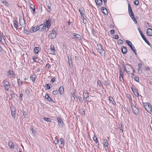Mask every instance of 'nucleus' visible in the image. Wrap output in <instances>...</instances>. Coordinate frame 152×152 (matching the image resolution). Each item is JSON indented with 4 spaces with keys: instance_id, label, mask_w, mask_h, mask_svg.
I'll return each instance as SVG.
<instances>
[{
    "instance_id": "23",
    "label": "nucleus",
    "mask_w": 152,
    "mask_h": 152,
    "mask_svg": "<svg viewBox=\"0 0 152 152\" xmlns=\"http://www.w3.org/2000/svg\"><path fill=\"white\" fill-rule=\"evenodd\" d=\"M123 77V73L121 71H120L119 75V79L122 82H123V81H124Z\"/></svg>"
},
{
    "instance_id": "7",
    "label": "nucleus",
    "mask_w": 152,
    "mask_h": 152,
    "mask_svg": "<svg viewBox=\"0 0 152 152\" xmlns=\"http://www.w3.org/2000/svg\"><path fill=\"white\" fill-rule=\"evenodd\" d=\"M19 23L20 26L24 28H25L26 23L23 18H20L19 20Z\"/></svg>"
},
{
    "instance_id": "9",
    "label": "nucleus",
    "mask_w": 152,
    "mask_h": 152,
    "mask_svg": "<svg viewBox=\"0 0 152 152\" xmlns=\"http://www.w3.org/2000/svg\"><path fill=\"white\" fill-rule=\"evenodd\" d=\"M132 111L135 114L138 115L139 113V111L138 109L135 106H132Z\"/></svg>"
},
{
    "instance_id": "36",
    "label": "nucleus",
    "mask_w": 152,
    "mask_h": 152,
    "mask_svg": "<svg viewBox=\"0 0 152 152\" xmlns=\"http://www.w3.org/2000/svg\"><path fill=\"white\" fill-rule=\"evenodd\" d=\"M26 94L27 95H28L30 94V91L28 89H26L25 90Z\"/></svg>"
},
{
    "instance_id": "45",
    "label": "nucleus",
    "mask_w": 152,
    "mask_h": 152,
    "mask_svg": "<svg viewBox=\"0 0 152 152\" xmlns=\"http://www.w3.org/2000/svg\"><path fill=\"white\" fill-rule=\"evenodd\" d=\"M138 72L139 74H141L142 73V68L141 67H139Z\"/></svg>"
},
{
    "instance_id": "52",
    "label": "nucleus",
    "mask_w": 152,
    "mask_h": 152,
    "mask_svg": "<svg viewBox=\"0 0 152 152\" xmlns=\"http://www.w3.org/2000/svg\"><path fill=\"white\" fill-rule=\"evenodd\" d=\"M118 38V35H115L114 36V38L115 39H117Z\"/></svg>"
},
{
    "instance_id": "12",
    "label": "nucleus",
    "mask_w": 152,
    "mask_h": 152,
    "mask_svg": "<svg viewBox=\"0 0 152 152\" xmlns=\"http://www.w3.org/2000/svg\"><path fill=\"white\" fill-rule=\"evenodd\" d=\"M147 33L148 36H152V29L151 28H148L147 30Z\"/></svg>"
},
{
    "instance_id": "50",
    "label": "nucleus",
    "mask_w": 152,
    "mask_h": 152,
    "mask_svg": "<svg viewBox=\"0 0 152 152\" xmlns=\"http://www.w3.org/2000/svg\"><path fill=\"white\" fill-rule=\"evenodd\" d=\"M115 31L113 30H111L110 31V33L111 34H114Z\"/></svg>"
},
{
    "instance_id": "17",
    "label": "nucleus",
    "mask_w": 152,
    "mask_h": 152,
    "mask_svg": "<svg viewBox=\"0 0 152 152\" xmlns=\"http://www.w3.org/2000/svg\"><path fill=\"white\" fill-rule=\"evenodd\" d=\"M58 91L62 95L63 94L64 91V89L63 86L60 87L58 89Z\"/></svg>"
},
{
    "instance_id": "33",
    "label": "nucleus",
    "mask_w": 152,
    "mask_h": 152,
    "mask_svg": "<svg viewBox=\"0 0 152 152\" xmlns=\"http://www.w3.org/2000/svg\"><path fill=\"white\" fill-rule=\"evenodd\" d=\"M11 114L13 118L15 119V110L14 111H12Z\"/></svg>"
},
{
    "instance_id": "53",
    "label": "nucleus",
    "mask_w": 152,
    "mask_h": 152,
    "mask_svg": "<svg viewBox=\"0 0 152 152\" xmlns=\"http://www.w3.org/2000/svg\"><path fill=\"white\" fill-rule=\"evenodd\" d=\"M30 7L32 9H33V8H35V6L34 5H33V4H31L30 5Z\"/></svg>"
},
{
    "instance_id": "30",
    "label": "nucleus",
    "mask_w": 152,
    "mask_h": 152,
    "mask_svg": "<svg viewBox=\"0 0 152 152\" xmlns=\"http://www.w3.org/2000/svg\"><path fill=\"white\" fill-rule=\"evenodd\" d=\"M45 97L48 101H51V98L49 96L48 94L45 95Z\"/></svg>"
},
{
    "instance_id": "16",
    "label": "nucleus",
    "mask_w": 152,
    "mask_h": 152,
    "mask_svg": "<svg viewBox=\"0 0 152 152\" xmlns=\"http://www.w3.org/2000/svg\"><path fill=\"white\" fill-rule=\"evenodd\" d=\"M88 94L87 91L86 90L84 91L83 94L84 99V98L86 99L88 98Z\"/></svg>"
},
{
    "instance_id": "60",
    "label": "nucleus",
    "mask_w": 152,
    "mask_h": 152,
    "mask_svg": "<svg viewBox=\"0 0 152 152\" xmlns=\"http://www.w3.org/2000/svg\"><path fill=\"white\" fill-rule=\"evenodd\" d=\"M55 81V79L54 78H52L51 80V81L52 82V83L54 82Z\"/></svg>"
},
{
    "instance_id": "22",
    "label": "nucleus",
    "mask_w": 152,
    "mask_h": 152,
    "mask_svg": "<svg viewBox=\"0 0 152 152\" xmlns=\"http://www.w3.org/2000/svg\"><path fill=\"white\" fill-rule=\"evenodd\" d=\"M102 12L105 15H107L108 12L106 9L104 7H102L101 9Z\"/></svg>"
},
{
    "instance_id": "64",
    "label": "nucleus",
    "mask_w": 152,
    "mask_h": 152,
    "mask_svg": "<svg viewBox=\"0 0 152 152\" xmlns=\"http://www.w3.org/2000/svg\"><path fill=\"white\" fill-rule=\"evenodd\" d=\"M4 3L5 4L6 6H7L8 5V3L6 1V2H5Z\"/></svg>"
},
{
    "instance_id": "39",
    "label": "nucleus",
    "mask_w": 152,
    "mask_h": 152,
    "mask_svg": "<svg viewBox=\"0 0 152 152\" xmlns=\"http://www.w3.org/2000/svg\"><path fill=\"white\" fill-rule=\"evenodd\" d=\"M8 73L9 75H11V76H12L14 74L13 72V71L11 70H9L8 71Z\"/></svg>"
},
{
    "instance_id": "19",
    "label": "nucleus",
    "mask_w": 152,
    "mask_h": 152,
    "mask_svg": "<svg viewBox=\"0 0 152 152\" xmlns=\"http://www.w3.org/2000/svg\"><path fill=\"white\" fill-rule=\"evenodd\" d=\"M38 29H39V27L37 26H35L34 27H32L31 30L32 31V32H36Z\"/></svg>"
},
{
    "instance_id": "51",
    "label": "nucleus",
    "mask_w": 152,
    "mask_h": 152,
    "mask_svg": "<svg viewBox=\"0 0 152 152\" xmlns=\"http://www.w3.org/2000/svg\"><path fill=\"white\" fill-rule=\"evenodd\" d=\"M31 129L32 131L33 134L34 135H35V134H36V132L35 131L33 130V129Z\"/></svg>"
},
{
    "instance_id": "63",
    "label": "nucleus",
    "mask_w": 152,
    "mask_h": 152,
    "mask_svg": "<svg viewBox=\"0 0 152 152\" xmlns=\"http://www.w3.org/2000/svg\"><path fill=\"white\" fill-rule=\"evenodd\" d=\"M32 9L33 10V12H34V13H35L36 12L35 7L34 8H33Z\"/></svg>"
},
{
    "instance_id": "13",
    "label": "nucleus",
    "mask_w": 152,
    "mask_h": 152,
    "mask_svg": "<svg viewBox=\"0 0 152 152\" xmlns=\"http://www.w3.org/2000/svg\"><path fill=\"white\" fill-rule=\"evenodd\" d=\"M109 100L110 103H111L113 105H116V102L113 100V97L111 96H110L109 98Z\"/></svg>"
},
{
    "instance_id": "24",
    "label": "nucleus",
    "mask_w": 152,
    "mask_h": 152,
    "mask_svg": "<svg viewBox=\"0 0 152 152\" xmlns=\"http://www.w3.org/2000/svg\"><path fill=\"white\" fill-rule=\"evenodd\" d=\"M8 145L9 147L11 148H14V145L13 144L12 142L11 141H10L9 142Z\"/></svg>"
},
{
    "instance_id": "1",
    "label": "nucleus",
    "mask_w": 152,
    "mask_h": 152,
    "mask_svg": "<svg viewBox=\"0 0 152 152\" xmlns=\"http://www.w3.org/2000/svg\"><path fill=\"white\" fill-rule=\"evenodd\" d=\"M123 66L124 72H127V69L129 72H130V70L132 69L133 72H134L133 68L130 65L126 64V65H125L123 63Z\"/></svg>"
},
{
    "instance_id": "10",
    "label": "nucleus",
    "mask_w": 152,
    "mask_h": 152,
    "mask_svg": "<svg viewBox=\"0 0 152 152\" xmlns=\"http://www.w3.org/2000/svg\"><path fill=\"white\" fill-rule=\"evenodd\" d=\"M72 34L74 37L73 38L77 39H81V37L79 34L75 33H73Z\"/></svg>"
},
{
    "instance_id": "25",
    "label": "nucleus",
    "mask_w": 152,
    "mask_h": 152,
    "mask_svg": "<svg viewBox=\"0 0 152 152\" xmlns=\"http://www.w3.org/2000/svg\"><path fill=\"white\" fill-rule=\"evenodd\" d=\"M50 51L52 54H54L55 51V49L54 46L52 45L50 46Z\"/></svg>"
},
{
    "instance_id": "59",
    "label": "nucleus",
    "mask_w": 152,
    "mask_h": 152,
    "mask_svg": "<svg viewBox=\"0 0 152 152\" xmlns=\"http://www.w3.org/2000/svg\"><path fill=\"white\" fill-rule=\"evenodd\" d=\"M126 97H127L128 98H129V99L130 98L131 96L129 94H127L126 95Z\"/></svg>"
},
{
    "instance_id": "31",
    "label": "nucleus",
    "mask_w": 152,
    "mask_h": 152,
    "mask_svg": "<svg viewBox=\"0 0 152 152\" xmlns=\"http://www.w3.org/2000/svg\"><path fill=\"white\" fill-rule=\"evenodd\" d=\"M103 143L104 145L105 146H108V142L107 141V140H104L103 141Z\"/></svg>"
},
{
    "instance_id": "34",
    "label": "nucleus",
    "mask_w": 152,
    "mask_h": 152,
    "mask_svg": "<svg viewBox=\"0 0 152 152\" xmlns=\"http://www.w3.org/2000/svg\"><path fill=\"white\" fill-rule=\"evenodd\" d=\"M132 89L133 91L134 92L135 95H136L137 96V97L139 96V94L138 93H137V90L136 89H134V91H135V93L134 92V90H133V88H132Z\"/></svg>"
},
{
    "instance_id": "5",
    "label": "nucleus",
    "mask_w": 152,
    "mask_h": 152,
    "mask_svg": "<svg viewBox=\"0 0 152 152\" xmlns=\"http://www.w3.org/2000/svg\"><path fill=\"white\" fill-rule=\"evenodd\" d=\"M3 83L5 89L7 91L9 90L10 88V86L8 81L7 80H5L3 81Z\"/></svg>"
},
{
    "instance_id": "38",
    "label": "nucleus",
    "mask_w": 152,
    "mask_h": 152,
    "mask_svg": "<svg viewBox=\"0 0 152 152\" xmlns=\"http://www.w3.org/2000/svg\"><path fill=\"white\" fill-rule=\"evenodd\" d=\"M110 84L109 81L108 80H107L104 82V85L105 86H107Z\"/></svg>"
},
{
    "instance_id": "20",
    "label": "nucleus",
    "mask_w": 152,
    "mask_h": 152,
    "mask_svg": "<svg viewBox=\"0 0 152 152\" xmlns=\"http://www.w3.org/2000/svg\"><path fill=\"white\" fill-rule=\"evenodd\" d=\"M142 38L145 41V42L148 45H150V43L147 40L145 37L144 35L142 34L141 35Z\"/></svg>"
},
{
    "instance_id": "46",
    "label": "nucleus",
    "mask_w": 152,
    "mask_h": 152,
    "mask_svg": "<svg viewBox=\"0 0 152 152\" xmlns=\"http://www.w3.org/2000/svg\"><path fill=\"white\" fill-rule=\"evenodd\" d=\"M45 86L47 88V89H49L50 88V87L49 86V84L45 85Z\"/></svg>"
},
{
    "instance_id": "14",
    "label": "nucleus",
    "mask_w": 152,
    "mask_h": 152,
    "mask_svg": "<svg viewBox=\"0 0 152 152\" xmlns=\"http://www.w3.org/2000/svg\"><path fill=\"white\" fill-rule=\"evenodd\" d=\"M79 11L81 16V18L82 19H83V18H84L83 16L84 15V14L83 13L84 10L83 8H80L79 9Z\"/></svg>"
},
{
    "instance_id": "3",
    "label": "nucleus",
    "mask_w": 152,
    "mask_h": 152,
    "mask_svg": "<svg viewBox=\"0 0 152 152\" xmlns=\"http://www.w3.org/2000/svg\"><path fill=\"white\" fill-rule=\"evenodd\" d=\"M143 106L145 110L149 113L151 114L152 112V108L151 105L149 102L143 103Z\"/></svg>"
},
{
    "instance_id": "26",
    "label": "nucleus",
    "mask_w": 152,
    "mask_h": 152,
    "mask_svg": "<svg viewBox=\"0 0 152 152\" xmlns=\"http://www.w3.org/2000/svg\"><path fill=\"white\" fill-rule=\"evenodd\" d=\"M95 2L97 5L100 6L102 3V0H95Z\"/></svg>"
},
{
    "instance_id": "55",
    "label": "nucleus",
    "mask_w": 152,
    "mask_h": 152,
    "mask_svg": "<svg viewBox=\"0 0 152 152\" xmlns=\"http://www.w3.org/2000/svg\"><path fill=\"white\" fill-rule=\"evenodd\" d=\"M81 111H83L82 113V115H85V112H84V109H81Z\"/></svg>"
},
{
    "instance_id": "56",
    "label": "nucleus",
    "mask_w": 152,
    "mask_h": 152,
    "mask_svg": "<svg viewBox=\"0 0 152 152\" xmlns=\"http://www.w3.org/2000/svg\"><path fill=\"white\" fill-rule=\"evenodd\" d=\"M46 66L48 69L50 67V64H47L46 65Z\"/></svg>"
},
{
    "instance_id": "37",
    "label": "nucleus",
    "mask_w": 152,
    "mask_h": 152,
    "mask_svg": "<svg viewBox=\"0 0 152 152\" xmlns=\"http://www.w3.org/2000/svg\"><path fill=\"white\" fill-rule=\"evenodd\" d=\"M71 98L72 100H75V97H76V96L74 94H71Z\"/></svg>"
},
{
    "instance_id": "58",
    "label": "nucleus",
    "mask_w": 152,
    "mask_h": 152,
    "mask_svg": "<svg viewBox=\"0 0 152 152\" xmlns=\"http://www.w3.org/2000/svg\"><path fill=\"white\" fill-rule=\"evenodd\" d=\"M37 59V57H34L33 58V60L34 62H36V60Z\"/></svg>"
},
{
    "instance_id": "35",
    "label": "nucleus",
    "mask_w": 152,
    "mask_h": 152,
    "mask_svg": "<svg viewBox=\"0 0 152 152\" xmlns=\"http://www.w3.org/2000/svg\"><path fill=\"white\" fill-rule=\"evenodd\" d=\"M43 119L44 120H45V121H46L47 122H51L50 118H43Z\"/></svg>"
},
{
    "instance_id": "29",
    "label": "nucleus",
    "mask_w": 152,
    "mask_h": 152,
    "mask_svg": "<svg viewBox=\"0 0 152 152\" xmlns=\"http://www.w3.org/2000/svg\"><path fill=\"white\" fill-rule=\"evenodd\" d=\"M30 79L33 83H34L35 81V77L34 75H32L30 77Z\"/></svg>"
},
{
    "instance_id": "11",
    "label": "nucleus",
    "mask_w": 152,
    "mask_h": 152,
    "mask_svg": "<svg viewBox=\"0 0 152 152\" xmlns=\"http://www.w3.org/2000/svg\"><path fill=\"white\" fill-rule=\"evenodd\" d=\"M44 24L46 26L47 28H49L51 26L50 20H46Z\"/></svg>"
},
{
    "instance_id": "47",
    "label": "nucleus",
    "mask_w": 152,
    "mask_h": 152,
    "mask_svg": "<svg viewBox=\"0 0 152 152\" xmlns=\"http://www.w3.org/2000/svg\"><path fill=\"white\" fill-rule=\"evenodd\" d=\"M59 142V141L57 139H55L54 141V142L55 144H57Z\"/></svg>"
},
{
    "instance_id": "43",
    "label": "nucleus",
    "mask_w": 152,
    "mask_h": 152,
    "mask_svg": "<svg viewBox=\"0 0 152 152\" xmlns=\"http://www.w3.org/2000/svg\"><path fill=\"white\" fill-rule=\"evenodd\" d=\"M97 83L98 86H99V87H101L102 86V85L101 84V82L100 80H98V81Z\"/></svg>"
},
{
    "instance_id": "18",
    "label": "nucleus",
    "mask_w": 152,
    "mask_h": 152,
    "mask_svg": "<svg viewBox=\"0 0 152 152\" xmlns=\"http://www.w3.org/2000/svg\"><path fill=\"white\" fill-rule=\"evenodd\" d=\"M121 51L124 54H126L127 51V49L126 47L125 46L122 47L121 48Z\"/></svg>"
},
{
    "instance_id": "15",
    "label": "nucleus",
    "mask_w": 152,
    "mask_h": 152,
    "mask_svg": "<svg viewBox=\"0 0 152 152\" xmlns=\"http://www.w3.org/2000/svg\"><path fill=\"white\" fill-rule=\"evenodd\" d=\"M46 27V26L43 24L40 26L39 27V29H40L41 31H42L45 29Z\"/></svg>"
},
{
    "instance_id": "6",
    "label": "nucleus",
    "mask_w": 152,
    "mask_h": 152,
    "mask_svg": "<svg viewBox=\"0 0 152 152\" xmlns=\"http://www.w3.org/2000/svg\"><path fill=\"white\" fill-rule=\"evenodd\" d=\"M126 42L127 44L129 45L130 47L132 50L133 51V52L136 55H137V53L136 52V49L135 47H134L133 45L132 44V42L128 40H126Z\"/></svg>"
},
{
    "instance_id": "57",
    "label": "nucleus",
    "mask_w": 152,
    "mask_h": 152,
    "mask_svg": "<svg viewBox=\"0 0 152 152\" xmlns=\"http://www.w3.org/2000/svg\"><path fill=\"white\" fill-rule=\"evenodd\" d=\"M134 79L137 82L139 80V79L137 77H134Z\"/></svg>"
},
{
    "instance_id": "21",
    "label": "nucleus",
    "mask_w": 152,
    "mask_h": 152,
    "mask_svg": "<svg viewBox=\"0 0 152 152\" xmlns=\"http://www.w3.org/2000/svg\"><path fill=\"white\" fill-rule=\"evenodd\" d=\"M40 49L38 47H36L34 48V51L35 54H37L40 51Z\"/></svg>"
},
{
    "instance_id": "40",
    "label": "nucleus",
    "mask_w": 152,
    "mask_h": 152,
    "mask_svg": "<svg viewBox=\"0 0 152 152\" xmlns=\"http://www.w3.org/2000/svg\"><path fill=\"white\" fill-rule=\"evenodd\" d=\"M24 29L23 32L24 33L26 34H29V32L25 28Z\"/></svg>"
},
{
    "instance_id": "62",
    "label": "nucleus",
    "mask_w": 152,
    "mask_h": 152,
    "mask_svg": "<svg viewBox=\"0 0 152 152\" xmlns=\"http://www.w3.org/2000/svg\"><path fill=\"white\" fill-rule=\"evenodd\" d=\"M120 129L123 132V130L122 129V125H121V126L119 127Z\"/></svg>"
},
{
    "instance_id": "61",
    "label": "nucleus",
    "mask_w": 152,
    "mask_h": 152,
    "mask_svg": "<svg viewBox=\"0 0 152 152\" xmlns=\"http://www.w3.org/2000/svg\"><path fill=\"white\" fill-rule=\"evenodd\" d=\"M3 40H4V38L3 37V36H2V37L1 36V41Z\"/></svg>"
},
{
    "instance_id": "28",
    "label": "nucleus",
    "mask_w": 152,
    "mask_h": 152,
    "mask_svg": "<svg viewBox=\"0 0 152 152\" xmlns=\"http://www.w3.org/2000/svg\"><path fill=\"white\" fill-rule=\"evenodd\" d=\"M13 25L14 27L17 29V28L18 27V22L16 20H15L13 21Z\"/></svg>"
},
{
    "instance_id": "44",
    "label": "nucleus",
    "mask_w": 152,
    "mask_h": 152,
    "mask_svg": "<svg viewBox=\"0 0 152 152\" xmlns=\"http://www.w3.org/2000/svg\"><path fill=\"white\" fill-rule=\"evenodd\" d=\"M123 43V41L121 39H119L118 40L117 43L118 44H121Z\"/></svg>"
},
{
    "instance_id": "49",
    "label": "nucleus",
    "mask_w": 152,
    "mask_h": 152,
    "mask_svg": "<svg viewBox=\"0 0 152 152\" xmlns=\"http://www.w3.org/2000/svg\"><path fill=\"white\" fill-rule=\"evenodd\" d=\"M53 93L54 95H56L58 93V91L57 90H54L53 92Z\"/></svg>"
},
{
    "instance_id": "41",
    "label": "nucleus",
    "mask_w": 152,
    "mask_h": 152,
    "mask_svg": "<svg viewBox=\"0 0 152 152\" xmlns=\"http://www.w3.org/2000/svg\"><path fill=\"white\" fill-rule=\"evenodd\" d=\"M93 139L96 143H97L98 142V139L96 136H95L94 137Z\"/></svg>"
},
{
    "instance_id": "2",
    "label": "nucleus",
    "mask_w": 152,
    "mask_h": 152,
    "mask_svg": "<svg viewBox=\"0 0 152 152\" xmlns=\"http://www.w3.org/2000/svg\"><path fill=\"white\" fill-rule=\"evenodd\" d=\"M128 7L129 13V15L134 23H137V21L134 17V14L131 9V7L129 4L128 5Z\"/></svg>"
},
{
    "instance_id": "4",
    "label": "nucleus",
    "mask_w": 152,
    "mask_h": 152,
    "mask_svg": "<svg viewBox=\"0 0 152 152\" xmlns=\"http://www.w3.org/2000/svg\"><path fill=\"white\" fill-rule=\"evenodd\" d=\"M96 48L98 52L102 56L104 55V51L102 49V45L100 44H97L96 46Z\"/></svg>"
},
{
    "instance_id": "32",
    "label": "nucleus",
    "mask_w": 152,
    "mask_h": 152,
    "mask_svg": "<svg viewBox=\"0 0 152 152\" xmlns=\"http://www.w3.org/2000/svg\"><path fill=\"white\" fill-rule=\"evenodd\" d=\"M17 81L19 86H21L22 85V81L20 79H18Z\"/></svg>"
},
{
    "instance_id": "27",
    "label": "nucleus",
    "mask_w": 152,
    "mask_h": 152,
    "mask_svg": "<svg viewBox=\"0 0 152 152\" xmlns=\"http://www.w3.org/2000/svg\"><path fill=\"white\" fill-rule=\"evenodd\" d=\"M59 142H60V145L61 146H64V142L63 139L61 138L59 140Z\"/></svg>"
},
{
    "instance_id": "54",
    "label": "nucleus",
    "mask_w": 152,
    "mask_h": 152,
    "mask_svg": "<svg viewBox=\"0 0 152 152\" xmlns=\"http://www.w3.org/2000/svg\"><path fill=\"white\" fill-rule=\"evenodd\" d=\"M58 122L60 123V124H61V123L63 122L62 120L60 118H58Z\"/></svg>"
},
{
    "instance_id": "8",
    "label": "nucleus",
    "mask_w": 152,
    "mask_h": 152,
    "mask_svg": "<svg viewBox=\"0 0 152 152\" xmlns=\"http://www.w3.org/2000/svg\"><path fill=\"white\" fill-rule=\"evenodd\" d=\"M56 33L53 30L52 31V32L49 35V37L50 39H54L56 37Z\"/></svg>"
},
{
    "instance_id": "42",
    "label": "nucleus",
    "mask_w": 152,
    "mask_h": 152,
    "mask_svg": "<svg viewBox=\"0 0 152 152\" xmlns=\"http://www.w3.org/2000/svg\"><path fill=\"white\" fill-rule=\"evenodd\" d=\"M68 63H69V65H70V66H71V65H72V60H71V58L70 59H69V58Z\"/></svg>"
},
{
    "instance_id": "48",
    "label": "nucleus",
    "mask_w": 152,
    "mask_h": 152,
    "mask_svg": "<svg viewBox=\"0 0 152 152\" xmlns=\"http://www.w3.org/2000/svg\"><path fill=\"white\" fill-rule=\"evenodd\" d=\"M134 4L136 5H137L139 4V1L138 0H136L134 2Z\"/></svg>"
}]
</instances>
